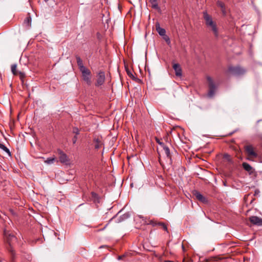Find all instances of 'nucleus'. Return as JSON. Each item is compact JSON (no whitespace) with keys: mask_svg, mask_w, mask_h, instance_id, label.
I'll list each match as a JSON object with an SVG mask.
<instances>
[{"mask_svg":"<svg viewBox=\"0 0 262 262\" xmlns=\"http://www.w3.org/2000/svg\"><path fill=\"white\" fill-rule=\"evenodd\" d=\"M156 29L158 32L159 34L161 36H165L166 31L164 29L160 27L159 23H157L155 25Z\"/></svg>","mask_w":262,"mask_h":262,"instance_id":"obj_14","label":"nucleus"},{"mask_svg":"<svg viewBox=\"0 0 262 262\" xmlns=\"http://www.w3.org/2000/svg\"><path fill=\"white\" fill-rule=\"evenodd\" d=\"M82 74V76L83 80L88 84L89 85L91 84V72L88 68H86L84 70H83L80 71Z\"/></svg>","mask_w":262,"mask_h":262,"instance_id":"obj_7","label":"nucleus"},{"mask_svg":"<svg viewBox=\"0 0 262 262\" xmlns=\"http://www.w3.org/2000/svg\"><path fill=\"white\" fill-rule=\"evenodd\" d=\"M257 137L262 140V133H259L257 135Z\"/></svg>","mask_w":262,"mask_h":262,"instance_id":"obj_31","label":"nucleus"},{"mask_svg":"<svg viewBox=\"0 0 262 262\" xmlns=\"http://www.w3.org/2000/svg\"><path fill=\"white\" fill-rule=\"evenodd\" d=\"M46 2H47L48 0H45Z\"/></svg>","mask_w":262,"mask_h":262,"instance_id":"obj_38","label":"nucleus"},{"mask_svg":"<svg viewBox=\"0 0 262 262\" xmlns=\"http://www.w3.org/2000/svg\"><path fill=\"white\" fill-rule=\"evenodd\" d=\"M55 159L54 158H50V163H53L54 161H55Z\"/></svg>","mask_w":262,"mask_h":262,"instance_id":"obj_33","label":"nucleus"},{"mask_svg":"<svg viewBox=\"0 0 262 262\" xmlns=\"http://www.w3.org/2000/svg\"><path fill=\"white\" fill-rule=\"evenodd\" d=\"M172 68L175 71L176 75L178 77H181L182 75V71L180 65L179 63H174Z\"/></svg>","mask_w":262,"mask_h":262,"instance_id":"obj_11","label":"nucleus"},{"mask_svg":"<svg viewBox=\"0 0 262 262\" xmlns=\"http://www.w3.org/2000/svg\"><path fill=\"white\" fill-rule=\"evenodd\" d=\"M76 59L77 61V63L78 66V68L80 70V71L85 69L86 68L85 67L83 64V61L80 57L78 56H76Z\"/></svg>","mask_w":262,"mask_h":262,"instance_id":"obj_15","label":"nucleus"},{"mask_svg":"<svg viewBox=\"0 0 262 262\" xmlns=\"http://www.w3.org/2000/svg\"><path fill=\"white\" fill-rule=\"evenodd\" d=\"M194 195H195L196 198L198 200L200 201L201 202H203V203L206 202V198L199 192H197V191L195 192L194 193Z\"/></svg>","mask_w":262,"mask_h":262,"instance_id":"obj_17","label":"nucleus"},{"mask_svg":"<svg viewBox=\"0 0 262 262\" xmlns=\"http://www.w3.org/2000/svg\"><path fill=\"white\" fill-rule=\"evenodd\" d=\"M158 150L162 154H164L170 164L172 163L171 156L169 147L164 143L160 144V147L158 148Z\"/></svg>","mask_w":262,"mask_h":262,"instance_id":"obj_4","label":"nucleus"},{"mask_svg":"<svg viewBox=\"0 0 262 262\" xmlns=\"http://www.w3.org/2000/svg\"><path fill=\"white\" fill-rule=\"evenodd\" d=\"M216 5L219 7L221 8L223 15L224 16L226 15L227 12L225 4L220 1H217L216 2Z\"/></svg>","mask_w":262,"mask_h":262,"instance_id":"obj_13","label":"nucleus"},{"mask_svg":"<svg viewBox=\"0 0 262 262\" xmlns=\"http://www.w3.org/2000/svg\"><path fill=\"white\" fill-rule=\"evenodd\" d=\"M164 40H165V41L166 42V43L168 44V45H170V38H169L168 36H166L165 35V36H164Z\"/></svg>","mask_w":262,"mask_h":262,"instance_id":"obj_27","label":"nucleus"},{"mask_svg":"<svg viewBox=\"0 0 262 262\" xmlns=\"http://www.w3.org/2000/svg\"><path fill=\"white\" fill-rule=\"evenodd\" d=\"M130 216V214L128 212H126L121 215H120L119 218L117 219L118 222H121L128 218H129Z\"/></svg>","mask_w":262,"mask_h":262,"instance_id":"obj_19","label":"nucleus"},{"mask_svg":"<svg viewBox=\"0 0 262 262\" xmlns=\"http://www.w3.org/2000/svg\"><path fill=\"white\" fill-rule=\"evenodd\" d=\"M156 142L159 144V147H160V144L161 143H164L163 142H161L160 140L159 139H158V138H156Z\"/></svg>","mask_w":262,"mask_h":262,"instance_id":"obj_30","label":"nucleus"},{"mask_svg":"<svg viewBox=\"0 0 262 262\" xmlns=\"http://www.w3.org/2000/svg\"><path fill=\"white\" fill-rule=\"evenodd\" d=\"M73 133L76 134V136L79 134V129L77 127H74L73 129Z\"/></svg>","mask_w":262,"mask_h":262,"instance_id":"obj_28","label":"nucleus"},{"mask_svg":"<svg viewBox=\"0 0 262 262\" xmlns=\"http://www.w3.org/2000/svg\"><path fill=\"white\" fill-rule=\"evenodd\" d=\"M127 73L128 75L129 76H130V77H134V75H133V74L129 71H127Z\"/></svg>","mask_w":262,"mask_h":262,"instance_id":"obj_32","label":"nucleus"},{"mask_svg":"<svg viewBox=\"0 0 262 262\" xmlns=\"http://www.w3.org/2000/svg\"><path fill=\"white\" fill-rule=\"evenodd\" d=\"M245 151L248 156V159L255 158L258 156L257 154L255 151V148L251 144L247 145L244 146Z\"/></svg>","mask_w":262,"mask_h":262,"instance_id":"obj_5","label":"nucleus"},{"mask_svg":"<svg viewBox=\"0 0 262 262\" xmlns=\"http://www.w3.org/2000/svg\"><path fill=\"white\" fill-rule=\"evenodd\" d=\"M147 224L152 225V226H155L156 225L161 226V227H162L164 230L168 232L167 227L166 225L163 223H155L154 221L151 220V221H149V223H147Z\"/></svg>","mask_w":262,"mask_h":262,"instance_id":"obj_16","label":"nucleus"},{"mask_svg":"<svg viewBox=\"0 0 262 262\" xmlns=\"http://www.w3.org/2000/svg\"><path fill=\"white\" fill-rule=\"evenodd\" d=\"M16 68L17 65L16 64H13L11 66V72L14 76H17L18 73L19 72L17 71Z\"/></svg>","mask_w":262,"mask_h":262,"instance_id":"obj_20","label":"nucleus"},{"mask_svg":"<svg viewBox=\"0 0 262 262\" xmlns=\"http://www.w3.org/2000/svg\"><path fill=\"white\" fill-rule=\"evenodd\" d=\"M224 158L227 161H231V158L229 155L227 154H225L224 155Z\"/></svg>","mask_w":262,"mask_h":262,"instance_id":"obj_26","label":"nucleus"},{"mask_svg":"<svg viewBox=\"0 0 262 262\" xmlns=\"http://www.w3.org/2000/svg\"><path fill=\"white\" fill-rule=\"evenodd\" d=\"M229 72L234 75L239 76L246 73V70L241 67H230L228 68Z\"/></svg>","mask_w":262,"mask_h":262,"instance_id":"obj_6","label":"nucleus"},{"mask_svg":"<svg viewBox=\"0 0 262 262\" xmlns=\"http://www.w3.org/2000/svg\"><path fill=\"white\" fill-rule=\"evenodd\" d=\"M94 143H95V148L96 149H99L101 147V142L99 140V139H94Z\"/></svg>","mask_w":262,"mask_h":262,"instance_id":"obj_22","label":"nucleus"},{"mask_svg":"<svg viewBox=\"0 0 262 262\" xmlns=\"http://www.w3.org/2000/svg\"><path fill=\"white\" fill-rule=\"evenodd\" d=\"M207 80L208 82L209 91L208 92V96L209 98H212L214 95L217 86L215 85L212 78L209 76L206 77Z\"/></svg>","mask_w":262,"mask_h":262,"instance_id":"obj_3","label":"nucleus"},{"mask_svg":"<svg viewBox=\"0 0 262 262\" xmlns=\"http://www.w3.org/2000/svg\"><path fill=\"white\" fill-rule=\"evenodd\" d=\"M150 3L151 4V7L158 11L161 10L160 8L158 6L157 0H149Z\"/></svg>","mask_w":262,"mask_h":262,"instance_id":"obj_18","label":"nucleus"},{"mask_svg":"<svg viewBox=\"0 0 262 262\" xmlns=\"http://www.w3.org/2000/svg\"><path fill=\"white\" fill-rule=\"evenodd\" d=\"M243 167L247 171H251L252 169L251 166L247 163H243Z\"/></svg>","mask_w":262,"mask_h":262,"instance_id":"obj_21","label":"nucleus"},{"mask_svg":"<svg viewBox=\"0 0 262 262\" xmlns=\"http://www.w3.org/2000/svg\"><path fill=\"white\" fill-rule=\"evenodd\" d=\"M259 192V190H256L255 191V194H254V195H256V194H257Z\"/></svg>","mask_w":262,"mask_h":262,"instance_id":"obj_35","label":"nucleus"},{"mask_svg":"<svg viewBox=\"0 0 262 262\" xmlns=\"http://www.w3.org/2000/svg\"><path fill=\"white\" fill-rule=\"evenodd\" d=\"M91 195H92V199H93V201L95 202L98 201L99 197H98V195L96 193H95L94 192H92Z\"/></svg>","mask_w":262,"mask_h":262,"instance_id":"obj_24","label":"nucleus"},{"mask_svg":"<svg viewBox=\"0 0 262 262\" xmlns=\"http://www.w3.org/2000/svg\"><path fill=\"white\" fill-rule=\"evenodd\" d=\"M203 14L206 26L213 32L215 37H217L219 30L216 23L213 20L212 17L207 13V11H204Z\"/></svg>","mask_w":262,"mask_h":262,"instance_id":"obj_1","label":"nucleus"},{"mask_svg":"<svg viewBox=\"0 0 262 262\" xmlns=\"http://www.w3.org/2000/svg\"><path fill=\"white\" fill-rule=\"evenodd\" d=\"M59 159L60 162L64 165H69L71 164V161L70 159L68 158L67 155L63 152H60Z\"/></svg>","mask_w":262,"mask_h":262,"instance_id":"obj_9","label":"nucleus"},{"mask_svg":"<svg viewBox=\"0 0 262 262\" xmlns=\"http://www.w3.org/2000/svg\"><path fill=\"white\" fill-rule=\"evenodd\" d=\"M18 75L19 76L20 79L23 82L24 79L26 76L24 72H19L18 73Z\"/></svg>","mask_w":262,"mask_h":262,"instance_id":"obj_25","label":"nucleus"},{"mask_svg":"<svg viewBox=\"0 0 262 262\" xmlns=\"http://www.w3.org/2000/svg\"><path fill=\"white\" fill-rule=\"evenodd\" d=\"M165 262H173V261H171V260H165Z\"/></svg>","mask_w":262,"mask_h":262,"instance_id":"obj_36","label":"nucleus"},{"mask_svg":"<svg viewBox=\"0 0 262 262\" xmlns=\"http://www.w3.org/2000/svg\"><path fill=\"white\" fill-rule=\"evenodd\" d=\"M0 148L3 149L6 152L8 153L9 155L10 154L9 149L5 145L1 143H0Z\"/></svg>","mask_w":262,"mask_h":262,"instance_id":"obj_23","label":"nucleus"},{"mask_svg":"<svg viewBox=\"0 0 262 262\" xmlns=\"http://www.w3.org/2000/svg\"><path fill=\"white\" fill-rule=\"evenodd\" d=\"M45 162L47 163H49V158H47L45 160Z\"/></svg>","mask_w":262,"mask_h":262,"instance_id":"obj_34","label":"nucleus"},{"mask_svg":"<svg viewBox=\"0 0 262 262\" xmlns=\"http://www.w3.org/2000/svg\"><path fill=\"white\" fill-rule=\"evenodd\" d=\"M77 140V137L75 135L72 139V142L73 144H75Z\"/></svg>","mask_w":262,"mask_h":262,"instance_id":"obj_29","label":"nucleus"},{"mask_svg":"<svg viewBox=\"0 0 262 262\" xmlns=\"http://www.w3.org/2000/svg\"><path fill=\"white\" fill-rule=\"evenodd\" d=\"M250 222L253 225L258 226H262V219L256 216H252L249 217Z\"/></svg>","mask_w":262,"mask_h":262,"instance_id":"obj_10","label":"nucleus"},{"mask_svg":"<svg viewBox=\"0 0 262 262\" xmlns=\"http://www.w3.org/2000/svg\"><path fill=\"white\" fill-rule=\"evenodd\" d=\"M97 77V79L95 83V86L98 87L102 85L105 81V76L104 72L103 71H100L98 73Z\"/></svg>","mask_w":262,"mask_h":262,"instance_id":"obj_8","label":"nucleus"},{"mask_svg":"<svg viewBox=\"0 0 262 262\" xmlns=\"http://www.w3.org/2000/svg\"><path fill=\"white\" fill-rule=\"evenodd\" d=\"M31 17L30 13H28L26 17L24 19L23 25L27 29H29L31 26Z\"/></svg>","mask_w":262,"mask_h":262,"instance_id":"obj_12","label":"nucleus"},{"mask_svg":"<svg viewBox=\"0 0 262 262\" xmlns=\"http://www.w3.org/2000/svg\"><path fill=\"white\" fill-rule=\"evenodd\" d=\"M139 217H140V218H143V217L142 216V215H139Z\"/></svg>","mask_w":262,"mask_h":262,"instance_id":"obj_37","label":"nucleus"},{"mask_svg":"<svg viewBox=\"0 0 262 262\" xmlns=\"http://www.w3.org/2000/svg\"><path fill=\"white\" fill-rule=\"evenodd\" d=\"M4 236L7 242L9 244V247L7 248L8 250L11 254L12 259H14L15 252L12 247V244L14 242L16 241V238L14 234L6 230L4 231Z\"/></svg>","mask_w":262,"mask_h":262,"instance_id":"obj_2","label":"nucleus"}]
</instances>
